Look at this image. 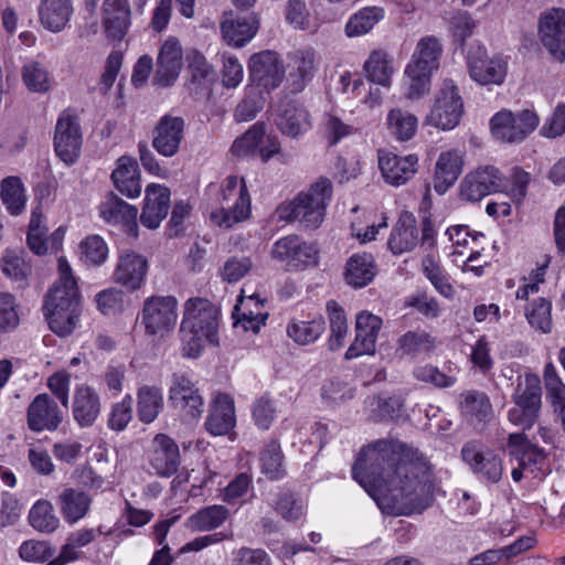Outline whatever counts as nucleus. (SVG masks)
I'll use <instances>...</instances> for the list:
<instances>
[{"mask_svg":"<svg viewBox=\"0 0 565 565\" xmlns=\"http://www.w3.org/2000/svg\"><path fill=\"white\" fill-rule=\"evenodd\" d=\"M352 476L387 514L420 512L433 499L429 465L416 450L398 440L381 439L364 447Z\"/></svg>","mask_w":565,"mask_h":565,"instance_id":"nucleus-1","label":"nucleus"},{"mask_svg":"<svg viewBox=\"0 0 565 565\" xmlns=\"http://www.w3.org/2000/svg\"><path fill=\"white\" fill-rule=\"evenodd\" d=\"M220 311L204 298H191L184 303L180 327L182 354L196 359L206 344H217Z\"/></svg>","mask_w":565,"mask_h":565,"instance_id":"nucleus-2","label":"nucleus"},{"mask_svg":"<svg viewBox=\"0 0 565 565\" xmlns=\"http://www.w3.org/2000/svg\"><path fill=\"white\" fill-rule=\"evenodd\" d=\"M332 198V184L320 179L307 192L299 193L292 201L277 209L279 220L298 222L306 230H316L323 222L326 209Z\"/></svg>","mask_w":565,"mask_h":565,"instance_id":"nucleus-3","label":"nucleus"},{"mask_svg":"<svg viewBox=\"0 0 565 565\" xmlns=\"http://www.w3.org/2000/svg\"><path fill=\"white\" fill-rule=\"evenodd\" d=\"M463 115V102L452 79L446 78L436 94L434 105L425 124L440 130L457 127Z\"/></svg>","mask_w":565,"mask_h":565,"instance_id":"nucleus-4","label":"nucleus"},{"mask_svg":"<svg viewBox=\"0 0 565 565\" xmlns=\"http://www.w3.org/2000/svg\"><path fill=\"white\" fill-rule=\"evenodd\" d=\"M223 199H234L232 206L222 207L211 213V221L224 228H231L234 224L245 221L250 214V196L244 179L230 175L222 189Z\"/></svg>","mask_w":565,"mask_h":565,"instance_id":"nucleus-5","label":"nucleus"},{"mask_svg":"<svg viewBox=\"0 0 565 565\" xmlns=\"http://www.w3.org/2000/svg\"><path fill=\"white\" fill-rule=\"evenodd\" d=\"M178 301L172 296H152L145 300L141 321L146 332L163 337L173 330L178 319Z\"/></svg>","mask_w":565,"mask_h":565,"instance_id":"nucleus-6","label":"nucleus"},{"mask_svg":"<svg viewBox=\"0 0 565 565\" xmlns=\"http://www.w3.org/2000/svg\"><path fill=\"white\" fill-rule=\"evenodd\" d=\"M169 402L188 420H198L204 412V399L200 388L183 373L172 375Z\"/></svg>","mask_w":565,"mask_h":565,"instance_id":"nucleus-7","label":"nucleus"},{"mask_svg":"<svg viewBox=\"0 0 565 565\" xmlns=\"http://www.w3.org/2000/svg\"><path fill=\"white\" fill-rule=\"evenodd\" d=\"M537 115L531 110L513 114L510 110L497 113L490 121L493 137L503 142H520L539 125Z\"/></svg>","mask_w":565,"mask_h":565,"instance_id":"nucleus-8","label":"nucleus"},{"mask_svg":"<svg viewBox=\"0 0 565 565\" xmlns=\"http://www.w3.org/2000/svg\"><path fill=\"white\" fill-rule=\"evenodd\" d=\"M270 254L288 270L305 269L318 264V250L298 235H287L276 241Z\"/></svg>","mask_w":565,"mask_h":565,"instance_id":"nucleus-9","label":"nucleus"},{"mask_svg":"<svg viewBox=\"0 0 565 565\" xmlns=\"http://www.w3.org/2000/svg\"><path fill=\"white\" fill-rule=\"evenodd\" d=\"M467 64L470 77L481 85H500L503 83L508 62L504 57L495 55L488 57L484 46H471L467 54Z\"/></svg>","mask_w":565,"mask_h":565,"instance_id":"nucleus-10","label":"nucleus"},{"mask_svg":"<svg viewBox=\"0 0 565 565\" xmlns=\"http://www.w3.org/2000/svg\"><path fill=\"white\" fill-rule=\"evenodd\" d=\"M248 70L250 81L268 93L278 88L285 76L281 58L270 50L253 54L248 61Z\"/></svg>","mask_w":565,"mask_h":565,"instance_id":"nucleus-11","label":"nucleus"},{"mask_svg":"<svg viewBox=\"0 0 565 565\" xmlns=\"http://www.w3.org/2000/svg\"><path fill=\"white\" fill-rule=\"evenodd\" d=\"M60 277L45 296L43 310H56L81 307L77 281L66 259H58Z\"/></svg>","mask_w":565,"mask_h":565,"instance_id":"nucleus-12","label":"nucleus"},{"mask_svg":"<svg viewBox=\"0 0 565 565\" xmlns=\"http://www.w3.org/2000/svg\"><path fill=\"white\" fill-rule=\"evenodd\" d=\"M507 188L499 169L487 166L468 173L460 183V195L463 200L477 202L492 193Z\"/></svg>","mask_w":565,"mask_h":565,"instance_id":"nucleus-13","label":"nucleus"},{"mask_svg":"<svg viewBox=\"0 0 565 565\" xmlns=\"http://www.w3.org/2000/svg\"><path fill=\"white\" fill-rule=\"evenodd\" d=\"M461 458L473 473L493 483L500 481L503 472L501 458L479 441H467L461 448Z\"/></svg>","mask_w":565,"mask_h":565,"instance_id":"nucleus-14","label":"nucleus"},{"mask_svg":"<svg viewBox=\"0 0 565 565\" xmlns=\"http://www.w3.org/2000/svg\"><path fill=\"white\" fill-rule=\"evenodd\" d=\"M185 121L180 116H162L152 131V147L158 153L170 158L175 156L184 138Z\"/></svg>","mask_w":565,"mask_h":565,"instance_id":"nucleus-15","label":"nucleus"},{"mask_svg":"<svg viewBox=\"0 0 565 565\" xmlns=\"http://www.w3.org/2000/svg\"><path fill=\"white\" fill-rule=\"evenodd\" d=\"M82 146V135L76 117L63 113L55 127L54 148L56 154L66 164H72L78 158Z\"/></svg>","mask_w":565,"mask_h":565,"instance_id":"nucleus-16","label":"nucleus"},{"mask_svg":"<svg viewBox=\"0 0 565 565\" xmlns=\"http://www.w3.org/2000/svg\"><path fill=\"white\" fill-rule=\"evenodd\" d=\"M379 168L384 181L393 186L407 183L418 171V157L411 153L398 156L391 151H379Z\"/></svg>","mask_w":565,"mask_h":565,"instance_id":"nucleus-17","label":"nucleus"},{"mask_svg":"<svg viewBox=\"0 0 565 565\" xmlns=\"http://www.w3.org/2000/svg\"><path fill=\"white\" fill-rule=\"evenodd\" d=\"M508 447L522 469L532 475L535 479H541L546 475L547 463L545 452L537 446L527 441L524 434H511L509 436Z\"/></svg>","mask_w":565,"mask_h":565,"instance_id":"nucleus-18","label":"nucleus"},{"mask_svg":"<svg viewBox=\"0 0 565 565\" xmlns=\"http://www.w3.org/2000/svg\"><path fill=\"white\" fill-rule=\"evenodd\" d=\"M539 34L551 55L563 61L565 58V10L552 9L542 14Z\"/></svg>","mask_w":565,"mask_h":565,"instance_id":"nucleus-19","label":"nucleus"},{"mask_svg":"<svg viewBox=\"0 0 565 565\" xmlns=\"http://www.w3.org/2000/svg\"><path fill=\"white\" fill-rule=\"evenodd\" d=\"M63 420L62 411L47 394H39L26 411L28 427L35 433L56 430Z\"/></svg>","mask_w":565,"mask_h":565,"instance_id":"nucleus-20","label":"nucleus"},{"mask_svg":"<svg viewBox=\"0 0 565 565\" xmlns=\"http://www.w3.org/2000/svg\"><path fill=\"white\" fill-rule=\"evenodd\" d=\"M382 328V319L371 312H361L356 316L355 339L345 352L348 360L362 354H374L376 340Z\"/></svg>","mask_w":565,"mask_h":565,"instance_id":"nucleus-21","label":"nucleus"},{"mask_svg":"<svg viewBox=\"0 0 565 565\" xmlns=\"http://www.w3.org/2000/svg\"><path fill=\"white\" fill-rule=\"evenodd\" d=\"M182 68V49L175 38L168 39L161 46L157 70L153 77L154 84L168 87L174 83Z\"/></svg>","mask_w":565,"mask_h":565,"instance_id":"nucleus-22","label":"nucleus"},{"mask_svg":"<svg viewBox=\"0 0 565 565\" xmlns=\"http://www.w3.org/2000/svg\"><path fill=\"white\" fill-rule=\"evenodd\" d=\"M102 412L100 396L97 391L81 384L75 387L72 402V414L79 427H90L95 424Z\"/></svg>","mask_w":565,"mask_h":565,"instance_id":"nucleus-23","label":"nucleus"},{"mask_svg":"<svg viewBox=\"0 0 565 565\" xmlns=\"http://www.w3.org/2000/svg\"><path fill=\"white\" fill-rule=\"evenodd\" d=\"M137 214L138 210L134 205L114 193H110L99 205V215L104 221L114 225L121 224L125 231L135 237L138 234Z\"/></svg>","mask_w":565,"mask_h":565,"instance_id":"nucleus-24","label":"nucleus"},{"mask_svg":"<svg viewBox=\"0 0 565 565\" xmlns=\"http://www.w3.org/2000/svg\"><path fill=\"white\" fill-rule=\"evenodd\" d=\"M145 205L140 222L148 228H157L166 218L170 206V190L167 186L151 183L146 188Z\"/></svg>","mask_w":565,"mask_h":565,"instance_id":"nucleus-25","label":"nucleus"},{"mask_svg":"<svg viewBox=\"0 0 565 565\" xmlns=\"http://www.w3.org/2000/svg\"><path fill=\"white\" fill-rule=\"evenodd\" d=\"M148 270L147 259L135 253L127 252L119 256L116 269L114 271V280L134 291L141 287Z\"/></svg>","mask_w":565,"mask_h":565,"instance_id":"nucleus-26","label":"nucleus"},{"mask_svg":"<svg viewBox=\"0 0 565 565\" xmlns=\"http://www.w3.org/2000/svg\"><path fill=\"white\" fill-rule=\"evenodd\" d=\"M130 19L128 0H104L103 26L108 39L121 41L128 32Z\"/></svg>","mask_w":565,"mask_h":565,"instance_id":"nucleus-27","label":"nucleus"},{"mask_svg":"<svg viewBox=\"0 0 565 565\" xmlns=\"http://www.w3.org/2000/svg\"><path fill=\"white\" fill-rule=\"evenodd\" d=\"M150 463L158 476L174 475L180 465V451L177 443L168 435L158 434L153 439Z\"/></svg>","mask_w":565,"mask_h":565,"instance_id":"nucleus-28","label":"nucleus"},{"mask_svg":"<svg viewBox=\"0 0 565 565\" xmlns=\"http://www.w3.org/2000/svg\"><path fill=\"white\" fill-rule=\"evenodd\" d=\"M235 426V406L233 398L224 393H218L213 399L210 414L205 422V428L215 436L230 433Z\"/></svg>","mask_w":565,"mask_h":565,"instance_id":"nucleus-29","label":"nucleus"},{"mask_svg":"<svg viewBox=\"0 0 565 565\" xmlns=\"http://www.w3.org/2000/svg\"><path fill=\"white\" fill-rule=\"evenodd\" d=\"M317 71L316 53L311 49L296 51L290 56L288 81L292 93H300Z\"/></svg>","mask_w":565,"mask_h":565,"instance_id":"nucleus-30","label":"nucleus"},{"mask_svg":"<svg viewBox=\"0 0 565 565\" xmlns=\"http://www.w3.org/2000/svg\"><path fill=\"white\" fill-rule=\"evenodd\" d=\"M92 502V497L77 488L63 489L56 500L62 516L70 524L85 518L90 510Z\"/></svg>","mask_w":565,"mask_h":565,"instance_id":"nucleus-31","label":"nucleus"},{"mask_svg":"<svg viewBox=\"0 0 565 565\" xmlns=\"http://www.w3.org/2000/svg\"><path fill=\"white\" fill-rule=\"evenodd\" d=\"M417 243L418 231L416 218L412 213L404 212L399 215L392 230L387 246L393 254L399 255L414 249Z\"/></svg>","mask_w":565,"mask_h":565,"instance_id":"nucleus-32","label":"nucleus"},{"mask_svg":"<svg viewBox=\"0 0 565 565\" xmlns=\"http://www.w3.org/2000/svg\"><path fill=\"white\" fill-rule=\"evenodd\" d=\"M462 156L458 150L441 152L435 167L434 188L444 194L462 172Z\"/></svg>","mask_w":565,"mask_h":565,"instance_id":"nucleus-33","label":"nucleus"},{"mask_svg":"<svg viewBox=\"0 0 565 565\" xmlns=\"http://www.w3.org/2000/svg\"><path fill=\"white\" fill-rule=\"evenodd\" d=\"M258 30V21L253 13L245 17L225 18L221 23L223 39L235 47L250 41Z\"/></svg>","mask_w":565,"mask_h":565,"instance_id":"nucleus-34","label":"nucleus"},{"mask_svg":"<svg viewBox=\"0 0 565 565\" xmlns=\"http://www.w3.org/2000/svg\"><path fill=\"white\" fill-rule=\"evenodd\" d=\"M115 188L128 198H137L141 193L140 177L137 161L127 156L117 160V168L111 173Z\"/></svg>","mask_w":565,"mask_h":565,"instance_id":"nucleus-35","label":"nucleus"},{"mask_svg":"<svg viewBox=\"0 0 565 565\" xmlns=\"http://www.w3.org/2000/svg\"><path fill=\"white\" fill-rule=\"evenodd\" d=\"M377 274L374 257L371 254H353L345 264L344 279L353 288H363L373 281Z\"/></svg>","mask_w":565,"mask_h":565,"instance_id":"nucleus-36","label":"nucleus"},{"mask_svg":"<svg viewBox=\"0 0 565 565\" xmlns=\"http://www.w3.org/2000/svg\"><path fill=\"white\" fill-rule=\"evenodd\" d=\"M262 308L263 302L256 295L249 296L247 300L239 298L233 311L234 324L241 326L245 331L257 333L265 326L268 316Z\"/></svg>","mask_w":565,"mask_h":565,"instance_id":"nucleus-37","label":"nucleus"},{"mask_svg":"<svg viewBox=\"0 0 565 565\" xmlns=\"http://www.w3.org/2000/svg\"><path fill=\"white\" fill-rule=\"evenodd\" d=\"M278 129L282 135L298 138L310 130L312 124L310 115L305 107L296 103H288L276 119Z\"/></svg>","mask_w":565,"mask_h":565,"instance_id":"nucleus-38","label":"nucleus"},{"mask_svg":"<svg viewBox=\"0 0 565 565\" xmlns=\"http://www.w3.org/2000/svg\"><path fill=\"white\" fill-rule=\"evenodd\" d=\"M73 14L71 0H42L39 6V18L44 29L60 32L68 23Z\"/></svg>","mask_w":565,"mask_h":565,"instance_id":"nucleus-39","label":"nucleus"},{"mask_svg":"<svg viewBox=\"0 0 565 565\" xmlns=\"http://www.w3.org/2000/svg\"><path fill=\"white\" fill-rule=\"evenodd\" d=\"M163 395L160 387L142 385L137 391V416L143 424L154 422L163 409Z\"/></svg>","mask_w":565,"mask_h":565,"instance_id":"nucleus-40","label":"nucleus"},{"mask_svg":"<svg viewBox=\"0 0 565 565\" xmlns=\"http://www.w3.org/2000/svg\"><path fill=\"white\" fill-rule=\"evenodd\" d=\"M440 54L441 45L435 36L423 38L412 56L411 72L420 70L433 73L439 66Z\"/></svg>","mask_w":565,"mask_h":565,"instance_id":"nucleus-41","label":"nucleus"},{"mask_svg":"<svg viewBox=\"0 0 565 565\" xmlns=\"http://www.w3.org/2000/svg\"><path fill=\"white\" fill-rule=\"evenodd\" d=\"M326 330V321L319 316L311 320L291 319L286 328L287 335L299 345L316 342Z\"/></svg>","mask_w":565,"mask_h":565,"instance_id":"nucleus-42","label":"nucleus"},{"mask_svg":"<svg viewBox=\"0 0 565 565\" xmlns=\"http://www.w3.org/2000/svg\"><path fill=\"white\" fill-rule=\"evenodd\" d=\"M460 409L471 420H488L492 415V405L486 393L467 391L460 394Z\"/></svg>","mask_w":565,"mask_h":565,"instance_id":"nucleus-43","label":"nucleus"},{"mask_svg":"<svg viewBox=\"0 0 565 565\" xmlns=\"http://www.w3.org/2000/svg\"><path fill=\"white\" fill-rule=\"evenodd\" d=\"M436 338L424 330H412L397 339V351L403 355H418L431 352L436 347Z\"/></svg>","mask_w":565,"mask_h":565,"instance_id":"nucleus-44","label":"nucleus"},{"mask_svg":"<svg viewBox=\"0 0 565 565\" xmlns=\"http://www.w3.org/2000/svg\"><path fill=\"white\" fill-rule=\"evenodd\" d=\"M386 125L391 135H393L397 140L407 141L415 136L418 119L407 110L393 108L386 116Z\"/></svg>","mask_w":565,"mask_h":565,"instance_id":"nucleus-45","label":"nucleus"},{"mask_svg":"<svg viewBox=\"0 0 565 565\" xmlns=\"http://www.w3.org/2000/svg\"><path fill=\"white\" fill-rule=\"evenodd\" d=\"M384 18L381 7H365L354 13L345 24V34L350 38L369 33Z\"/></svg>","mask_w":565,"mask_h":565,"instance_id":"nucleus-46","label":"nucleus"},{"mask_svg":"<svg viewBox=\"0 0 565 565\" xmlns=\"http://www.w3.org/2000/svg\"><path fill=\"white\" fill-rule=\"evenodd\" d=\"M367 78L382 86H390L394 72L392 60L384 51H373L364 63Z\"/></svg>","mask_w":565,"mask_h":565,"instance_id":"nucleus-47","label":"nucleus"},{"mask_svg":"<svg viewBox=\"0 0 565 565\" xmlns=\"http://www.w3.org/2000/svg\"><path fill=\"white\" fill-rule=\"evenodd\" d=\"M0 196L12 215L23 212L26 203L25 190L18 177H7L1 182Z\"/></svg>","mask_w":565,"mask_h":565,"instance_id":"nucleus-48","label":"nucleus"},{"mask_svg":"<svg viewBox=\"0 0 565 565\" xmlns=\"http://www.w3.org/2000/svg\"><path fill=\"white\" fill-rule=\"evenodd\" d=\"M50 329L60 337L70 335L79 321L81 307L56 310H43Z\"/></svg>","mask_w":565,"mask_h":565,"instance_id":"nucleus-49","label":"nucleus"},{"mask_svg":"<svg viewBox=\"0 0 565 565\" xmlns=\"http://www.w3.org/2000/svg\"><path fill=\"white\" fill-rule=\"evenodd\" d=\"M228 516L223 505H210L199 510L189 518V525L195 531H211L221 526Z\"/></svg>","mask_w":565,"mask_h":565,"instance_id":"nucleus-50","label":"nucleus"},{"mask_svg":"<svg viewBox=\"0 0 565 565\" xmlns=\"http://www.w3.org/2000/svg\"><path fill=\"white\" fill-rule=\"evenodd\" d=\"M330 320L329 348L332 351L339 350L343 344L348 333V321L344 310L335 302L327 303Z\"/></svg>","mask_w":565,"mask_h":565,"instance_id":"nucleus-51","label":"nucleus"},{"mask_svg":"<svg viewBox=\"0 0 565 565\" xmlns=\"http://www.w3.org/2000/svg\"><path fill=\"white\" fill-rule=\"evenodd\" d=\"M29 520L35 530L45 533L54 532L60 525V520L54 514L53 505L46 500H39L31 508Z\"/></svg>","mask_w":565,"mask_h":565,"instance_id":"nucleus-52","label":"nucleus"},{"mask_svg":"<svg viewBox=\"0 0 565 565\" xmlns=\"http://www.w3.org/2000/svg\"><path fill=\"white\" fill-rule=\"evenodd\" d=\"M542 385L539 375L526 373L524 377H519L512 399H519L529 403L532 406L541 408L542 406Z\"/></svg>","mask_w":565,"mask_h":565,"instance_id":"nucleus-53","label":"nucleus"},{"mask_svg":"<svg viewBox=\"0 0 565 565\" xmlns=\"http://www.w3.org/2000/svg\"><path fill=\"white\" fill-rule=\"evenodd\" d=\"M552 303L545 298L534 300L525 311L529 323L542 333L552 330Z\"/></svg>","mask_w":565,"mask_h":565,"instance_id":"nucleus-54","label":"nucleus"},{"mask_svg":"<svg viewBox=\"0 0 565 565\" xmlns=\"http://www.w3.org/2000/svg\"><path fill=\"white\" fill-rule=\"evenodd\" d=\"M284 455L277 440L269 441L262 452V471L270 480H278L284 476Z\"/></svg>","mask_w":565,"mask_h":565,"instance_id":"nucleus-55","label":"nucleus"},{"mask_svg":"<svg viewBox=\"0 0 565 565\" xmlns=\"http://www.w3.org/2000/svg\"><path fill=\"white\" fill-rule=\"evenodd\" d=\"M277 416V407L273 397L265 393L252 406L254 424L262 430H268Z\"/></svg>","mask_w":565,"mask_h":565,"instance_id":"nucleus-56","label":"nucleus"},{"mask_svg":"<svg viewBox=\"0 0 565 565\" xmlns=\"http://www.w3.org/2000/svg\"><path fill=\"white\" fill-rule=\"evenodd\" d=\"M22 79L31 92L45 93L50 89L49 72L39 62L31 61L23 66Z\"/></svg>","mask_w":565,"mask_h":565,"instance_id":"nucleus-57","label":"nucleus"},{"mask_svg":"<svg viewBox=\"0 0 565 565\" xmlns=\"http://www.w3.org/2000/svg\"><path fill=\"white\" fill-rule=\"evenodd\" d=\"M422 265L424 275L429 279L435 289L444 297L451 298L455 290L440 265L431 256H426Z\"/></svg>","mask_w":565,"mask_h":565,"instance_id":"nucleus-58","label":"nucleus"},{"mask_svg":"<svg viewBox=\"0 0 565 565\" xmlns=\"http://www.w3.org/2000/svg\"><path fill=\"white\" fill-rule=\"evenodd\" d=\"M81 258L86 265H102L108 255V247L98 235L86 237L79 245Z\"/></svg>","mask_w":565,"mask_h":565,"instance_id":"nucleus-59","label":"nucleus"},{"mask_svg":"<svg viewBox=\"0 0 565 565\" xmlns=\"http://www.w3.org/2000/svg\"><path fill=\"white\" fill-rule=\"evenodd\" d=\"M265 124H254L241 138H237L233 146L232 151L236 156H245L259 150V145L265 136Z\"/></svg>","mask_w":565,"mask_h":565,"instance_id":"nucleus-60","label":"nucleus"},{"mask_svg":"<svg viewBox=\"0 0 565 565\" xmlns=\"http://www.w3.org/2000/svg\"><path fill=\"white\" fill-rule=\"evenodd\" d=\"M2 271L11 280L18 282L20 288L26 286L30 267L23 258L12 252H7L2 258Z\"/></svg>","mask_w":565,"mask_h":565,"instance_id":"nucleus-61","label":"nucleus"},{"mask_svg":"<svg viewBox=\"0 0 565 565\" xmlns=\"http://www.w3.org/2000/svg\"><path fill=\"white\" fill-rule=\"evenodd\" d=\"M132 419V397L127 394L111 406L108 415V427L116 431L124 430Z\"/></svg>","mask_w":565,"mask_h":565,"instance_id":"nucleus-62","label":"nucleus"},{"mask_svg":"<svg viewBox=\"0 0 565 565\" xmlns=\"http://www.w3.org/2000/svg\"><path fill=\"white\" fill-rule=\"evenodd\" d=\"M514 407L509 411V420L518 426H521L523 430L530 429L540 416L541 408L524 403L519 399H513Z\"/></svg>","mask_w":565,"mask_h":565,"instance_id":"nucleus-63","label":"nucleus"},{"mask_svg":"<svg viewBox=\"0 0 565 565\" xmlns=\"http://www.w3.org/2000/svg\"><path fill=\"white\" fill-rule=\"evenodd\" d=\"M405 74L409 79L407 92L405 97L409 100H416L423 97L429 92L430 87V72L415 70L411 72V65L408 64Z\"/></svg>","mask_w":565,"mask_h":565,"instance_id":"nucleus-64","label":"nucleus"}]
</instances>
